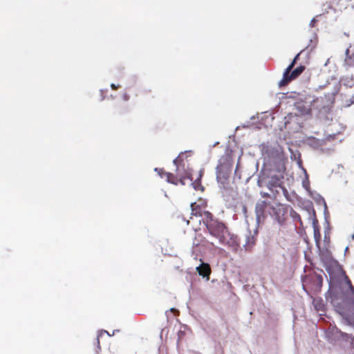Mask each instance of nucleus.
Masks as SVG:
<instances>
[{"mask_svg":"<svg viewBox=\"0 0 354 354\" xmlns=\"http://www.w3.org/2000/svg\"><path fill=\"white\" fill-rule=\"evenodd\" d=\"M196 270L201 276L207 277V279H209L211 268L208 263H202L199 266L196 268Z\"/></svg>","mask_w":354,"mask_h":354,"instance_id":"0eeeda50","label":"nucleus"},{"mask_svg":"<svg viewBox=\"0 0 354 354\" xmlns=\"http://www.w3.org/2000/svg\"><path fill=\"white\" fill-rule=\"evenodd\" d=\"M268 206V203L262 201L257 203L255 207V214L257 217V221L259 224L263 223L266 217V210Z\"/></svg>","mask_w":354,"mask_h":354,"instance_id":"423d86ee","label":"nucleus"},{"mask_svg":"<svg viewBox=\"0 0 354 354\" xmlns=\"http://www.w3.org/2000/svg\"><path fill=\"white\" fill-rule=\"evenodd\" d=\"M181 153L176 159L174 160V164L176 167V174L172 173L167 172L163 169H156L155 170L158 173L162 178H165L166 180L175 185L180 183L184 185L185 184L186 179H191V174L184 170L183 173L181 171V167H184L183 160L181 158Z\"/></svg>","mask_w":354,"mask_h":354,"instance_id":"f03ea898","label":"nucleus"},{"mask_svg":"<svg viewBox=\"0 0 354 354\" xmlns=\"http://www.w3.org/2000/svg\"><path fill=\"white\" fill-rule=\"evenodd\" d=\"M97 343L99 344L100 343V340H99L98 337L97 338Z\"/></svg>","mask_w":354,"mask_h":354,"instance_id":"4be33fe9","label":"nucleus"},{"mask_svg":"<svg viewBox=\"0 0 354 354\" xmlns=\"http://www.w3.org/2000/svg\"><path fill=\"white\" fill-rule=\"evenodd\" d=\"M170 310L172 311V312H174V311H176V309L175 308H171Z\"/></svg>","mask_w":354,"mask_h":354,"instance_id":"aec40b11","label":"nucleus"},{"mask_svg":"<svg viewBox=\"0 0 354 354\" xmlns=\"http://www.w3.org/2000/svg\"><path fill=\"white\" fill-rule=\"evenodd\" d=\"M299 56V54H297L290 64L284 71L283 78L279 82L280 87L286 86L291 81L297 79L304 71L306 67L303 65H300L293 69Z\"/></svg>","mask_w":354,"mask_h":354,"instance_id":"7ed1b4c3","label":"nucleus"},{"mask_svg":"<svg viewBox=\"0 0 354 354\" xmlns=\"http://www.w3.org/2000/svg\"><path fill=\"white\" fill-rule=\"evenodd\" d=\"M322 306H323V310L324 309V304H322Z\"/></svg>","mask_w":354,"mask_h":354,"instance_id":"5701e85b","label":"nucleus"},{"mask_svg":"<svg viewBox=\"0 0 354 354\" xmlns=\"http://www.w3.org/2000/svg\"><path fill=\"white\" fill-rule=\"evenodd\" d=\"M192 185H194V189L196 190H199L201 189V187L202 190L203 189V187L198 182H194L192 183Z\"/></svg>","mask_w":354,"mask_h":354,"instance_id":"ddd939ff","label":"nucleus"},{"mask_svg":"<svg viewBox=\"0 0 354 354\" xmlns=\"http://www.w3.org/2000/svg\"><path fill=\"white\" fill-rule=\"evenodd\" d=\"M314 234H315V238H317V239H319L320 238V234H319V230H314Z\"/></svg>","mask_w":354,"mask_h":354,"instance_id":"4468645a","label":"nucleus"},{"mask_svg":"<svg viewBox=\"0 0 354 354\" xmlns=\"http://www.w3.org/2000/svg\"><path fill=\"white\" fill-rule=\"evenodd\" d=\"M233 159L230 153L223 155L216 167V177L219 180H227L232 171Z\"/></svg>","mask_w":354,"mask_h":354,"instance_id":"20e7f679","label":"nucleus"},{"mask_svg":"<svg viewBox=\"0 0 354 354\" xmlns=\"http://www.w3.org/2000/svg\"><path fill=\"white\" fill-rule=\"evenodd\" d=\"M317 279H319V280H321V279H321V277H317Z\"/></svg>","mask_w":354,"mask_h":354,"instance_id":"412c9836","label":"nucleus"},{"mask_svg":"<svg viewBox=\"0 0 354 354\" xmlns=\"http://www.w3.org/2000/svg\"><path fill=\"white\" fill-rule=\"evenodd\" d=\"M111 87L113 90H117L120 87V86L119 85H115V84H111Z\"/></svg>","mask_w":354,"mask_h":354,"instance_id":"2eb2a0df","label":"nucleus"},{"mask_svg":"<svg viewBox=\"0 0 354 354\" xmlns=\"http://www.w3.org/2000/svg\"><path fill=\"white\" fill-rule=\"evenodd\" d=\"M273 210H275L274 213L276 214V216L279 220L280 217L278 216V211L279 212H283V214L286 212L285 207L281 204H278L275 207H273Z\"/></svg>","mask_w":354,"mask_h":354,"instance_id":"f8f14e48","label":"nucleus"},{"mask_svg":"<svg viewBox=\"0 0 354 354\" xmlns=\"http://www.w3.org/2000/svg\"><path fill=\"white\" fill-rule=\"evenodd\" d=\"M283 178L284 176L282 173L271 176L267 185L268 189L271 192H276L278 194L279 192L277 190V188H281L284 194H287L288 191L283 186Z\"/></svg>","mask_w":354,"mask_h":354,"instance_id":"39448f33","label":"nucleus"},{"mask_svg":"<svg viewBox=\"0 0 354 354\" xmlns=\"http://www.w3.org/2000/svg\"><path fill=\"white\" fill-rule=\"evenodd\" d=\"M129 95L127 94V93H124L123 95V99L125 100V101H128L129 100Z\"/></svg>","mask_w":354,"mask_h":354,"instance_id":"dca6fc26","label":"nucleus"},{"mask_svg":"<svg viewBox=\"0 0 354 354\" xmlns=\"http://www.w3.org/2000/svg\"><path fill=\"white\" fill-rule=\"evenodd\" d=\"M345 64L348 66H354V53L350 55H349V49L346 50V58L344 60Z\"/></svg>","mask_w":354,"mask_h":354,"instance_id":"6e6552de","label":"nucleus"},{"mask_svg":"<svg viewBox=\"0 0 354 354\" xmlns=\"http://www.w3.org/2000/svg\"><path fill=\"white\" fill-rule=\"evenodd\" d=\"M178 335V343L181 337L184 335V333L183 331H179Z\"/></svg>","mask_w":354,"mask_h":354,"instance_id":"f3484780","label":"nucleus"},{"mask_svg":"<svg viewBox=\"0 0 354 354\" xmlns=\"http://www.w3.org/2000/svg\"><path fill=\"white\" fill-rule=\"evenodd\" d=\"M255 244V239L253 236H248L245 244L246 250L251 249Z\"/></svg>","mask_w":354,"mask_h":354,"instance_id":"9b49d317","label":"nucleus"},{"mask_svg":"<svg viewBox=\"0 0 354 354\" xmlns=\"http://www.w3.org/2000/svg\"><path fill=\"white\" fill-rule=\"evenodd\" d=\"M196 238L195 239V241H194V245H196V246H198V245H200V243H196Z\"/></svg>","mask_w":354,"mask_h":354,"instance_id":"a211bd4d","label":"nucleus"},{"mask_svg":"<svg viewBox=\"0 0 354 354\" xmlns=\"http://www.w3.org/2000/svg\"><path fill=\"white\" fill-rule=\"evenodd\" d=\"M151 90L145 88H139L136 89V95L142 96L143 97H147L151 93Z\"/></svg>","mask_w":354,"mask_h":354,"instance_id":"9d476101","label":"nucleus"},{"mask_svg":"<svg viewBox=\"0 0 354 354\" xmlns=\"http://www.w3.org/2000/svg\"><path fill=\"white\" fill-rule=\"evenodd\" d=\"M306 284H304V289L307 292V290L306 288Z\"/></svg>","mask_w":354,"mask_h":354,"instance_id":"6ab92c4d","label":"nucleus"},{"mask_svg":"<svg viewBox=\"0 0 354 354\" xmlns=\"http://www.w3.org/2000/svg\"><path fill=\"white\" fill-rule=\"evenodd\" d=\"M128 107L124 105H118L115 107L114 114L117 115H122L127 113Z\"/></svg>","mask_w":354,"mask_h":354,"instance_id":"1a4fd4ad","label":"nucleus"},{"mask_svg":"<svg viewBox=\"0 0 354 354\" xmlns=\"http://www.w3.org/2000/svg\"><path fill=\"white\" fill-rule=\"evenodd\" d=\"M190 206L192 214L203 217V221L212 236L218 239L221 245L233 251L237 250L239 247L237 237L230 233L226 226L222 222L215 219L209 212L203 211L207 206V202L205 200L199 198L197 202L192 203Z\"/></svg>","mask_w":354,"mask_h":354,"instance_id":"f257e3e1","label":"nucleus"}]
</instances>
